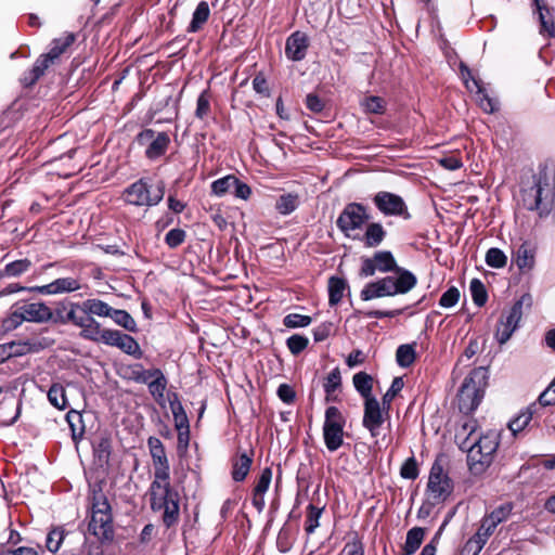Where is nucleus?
Instances as JSON below:
<instances>
[{
    "label": "nucleus",
    "instance_id": "nucleus-1",
    "mask_svg": "<svg viewBox=\"0 0 555 555\" xmlns=\"http://www.w3.org/2000/svg\"><path fill=\"white\" fill-rule=\"evenodd\" d=\"M521 204L526 209L537 211L540 218L551 214L555 206V185L545 170L532 177V185L521 189Z\"/></svg>",
    "mask_w": 555,
    "mask_h": 555
},
{
    "label": "nucleus",
    "instance_id": "nucleus-2",
    "mask_svg": "<svg viewBox=\"0 0 555 555\" xmlns=\"http://www.w3.org/2000/svg\"><path fill=\"white\" fill-rule=\"evenodd\" d=\"M499 447V435L495 431H488L474 442L465 438L460 443V449L467 452V464L474 474H481L493 461V455Z\"/></svg>",
    "mask_w": 555,
    "mask_h": 555
},
{
    "label": "nucleus",
    "instance_id": "nucleus-3",
    "mask_svg": "<svg viewBox=\"0 0 555 555\" xmlns=\"http://www.w3.org/2000/svg\"><path fill=\"white\" fill-rule=\"evenodd\" d=\"M88 530L102 544L112 543L115 537L112 508L101 489L94 490L92 493L91 518Z\"/></svg>",
    "mask_w": 555,
    "mask_h": 555
},
{
    "label": "nucleus",
    "instance_id": "nucleus-4",
    "mask_svg": "<svg viewBox=\"0 0 555 555\" xmlns=\"http://www.w3.org/2000/svg\"><path fill=\"white\" fill-rule=\"evenodd\" d=\"M416 276L411 271H402L399 276L387 275L374 282H370L360 293L362 300L389 297L397 294H406L415 287Z\"/></svg>",
    "mask_w": 555,
    "mask_h": 555
},
{
    "label": "nucleus",
    "instance_id": "nucleus-5",
    "mask_svg": "<svg viewBox=\"0 0 555 555\" xmlns=\"http://www.w3.org/2000/svg\"><path fill=\"white\" fill-rule=\"evenodd\" d=\"M488 385V371L479 366L474 369L464 379L457 393L459 409L465 414H472L480 404Z\"/></svg>",
    "mask_w": 555,
    "mask_h": 555
},
{
    "label": "nucleus",
    "instance_id": "nucleus-6",
    "mask_svg": "<svg viewBox=\"0 0 555 555\" xmlns=\"http://www.w3.org/2000/svg\"><path fill=\"white\" fill-rule=\"evenodd\" d=\"M165 195V182L158 180L155 183L150 178H141L130 184L124 191L126 203L133 206H156Z\"/></svg>",
    "mask_w": 555,
    "mask_h": 555
},
{
    "label": "nucleus",
    "instance_id": "nucleus-7",
    "mask_svg": "<svg viewBox=\"0 0 555 555\" xmlns=\"http://www.w3.org/2000/svg\"><path fill=\"white\" fill-rule=\"evenodd\" d=\"M345 424L346 420L338 408L331 405L326 409L323 438L328 451L334 452L343 446Z\"/></svg>",
    "mask_w": 555,
    "mask_h": 555
},
{
    "label": "nucleus",
    "instance_id": "nucleus-8",
    "mask_svg": "<svg viewBox=\"0 0 555 555\" xmlns=\"http://www.w3.org/2000/svg\"><path fill=\"white\" fill-rule=\"evenodd\" d=\"M453 481L444 472L441 459L437 457L431 465L427 491L435 503L444 502L453 492Z\"/></svg>",
    "mask_w": 555,
    "mask_h": 555
},
{
    "label": "nucleus",
    "instance_id": "nucleus-9",
    "mask_svg": "<svg viewBox=\"0 0 555 555\" xmlns=\"http://www.w3.org/2000/svg\"><path fill=\"white\" fill-rule=\"evenodd\" d=\"M376 271L383 273L393 272L396 276H399L402 274V271L409 270L397 264V261L390 250H379L370 258H362L359 275L362 278L373 276Z\"/></svg>",
    "mask_w": 555,
    "mask_h": 555
},
{
    "label": "nucleus",
    "instance_id": "nucleus-10",
    "mask_svg": "<svg viewBox=\"0 0 555 555\" xmlns=\"http://www.w3.org/2000/svg\"><path fill=\"white\" fill-rule=\"evenodd\" d=\"M532 306V297L526 293L512 306L505 320L501 319V324L496 328L495 338L500 345H504L518 327V323L522 317V308L530 309Z\"/></svg>",
    "mask_w": 555,
    "mask_h": 555
},
{
    "label": "nucleus",
    "instance_id": "nucleus-11",
    "mask_svg": "<svg viewBox=\"0 0 555 555\" xmlns=\"http://www.w3.org/2000/svg\"><path fill=\"white\" fill-rule=\"evenodd\" d=\"M369 219L370 216L366 214L364 205L349 203L337 218L336 225L345 235L349 236L350 231L361 229Z\"/></svg>",
    "mask_w": 555,
    "mask_h": 555
},
{
    "label": "nucleus",
    "instance_id": "nucleus-12",
    "mask_svg": "<svg viewBox=\"0 0 555 555\" xmlns=\"http://www.w3.org/2000/svg\"><path fill=\"white\" fill-rule=\"evenodd\" d=\"M151 507L153 511H164L162 519L166 528H171L179 521V493L170 485L166 486V494L162 495L160 500L153 501Z\"/></svg>",
    "mask_w": 555,
    "mask_h": 555
},
{
    "label": "nucleus",
    "instance_id": "nucleus-13",
    "mask_svg": "<svg viewBox=\"0 0 555 555\" xmlns=\"http://www.w3.org/2000/svg\"><path fill=\"white\" fill-rule=\"evenodd\" d=\"M140 145H147L145 156L151 159H157L163 156L169 144L170 138L166 132H155L153 129H144L137 135Z\"/></svg>",
    "mask_w": 555,
    "mask_h": 555
},
{
    "label": "nucleus",
    "instance_id": "nucleus-14",
    "mask_svg": "<svg viewBox=\"0 0 555 555\" xmlns=\"http://www.w3.org/2000/svg\"><path fill=\"white\" fill-rule=\"evenodd\" d=\"M373 203L385 216H403L405 219L410 217L403 198L395 193L380 191L373 197Z\"/></svg>",
    "mask_w": 555,
    "mask_h": 555
},
{
    "label": "nucleus",
    "instance_id": "nucleus-15",
    "mask_svg": "<svg viewBox=\"0 0 555 555\" xmlns=\"http://www.w3.org/2000/svg\"><path fill=\"white\" fill-rule=\"evenodd\" d=\"M384 412L386 413V410L383 409V405H380L376 398H370L364 401L362 424L363 427L370 431L372 437L379 435V428L385 421Z\"/></svg>",
    "mask_w": 555,
    "mask_h": 555
},
{
    "label": "nucleus",
    "instance_id": "nucleus-16",
    "mask_svg": "<svg viewBox=\"0 0 555 555\" xmlns=\"http://www.w3.org/2000/svg\"><path fill=\"white\" fill-rule=\"evenodd\" d=\"M302 192V185L296 181L280 186V214L289 215L295 211L301 203Z\"/></svg>",
    "mask_w": 555,
    "mask_h": 555
},
{
    "label": "nucleus",
    "instance_id": "nucleus-17",
    "mask_svg": "<svg viewBox=\"0 0 555 555\" xmlns=\"http://www.w3.org/2000/svg\"><path fill=\"white\" fill-rule=\"evenodd\" d=\"M147 446L154 464V476L159 479H169L170 466L163 442L156 437H150Z\"/></svg>",
    "mask_w": 555,
    "mask_h": 555
},
{
    "label": "nucleus",
    "instance_id": "nucleus-18",
    "mask_svg": "<svg viewBox=\"0 0 555 555\" xmlns=\"http://www.w3.org/2000/svg\"><path fill=\"white\" fill-rule=\"evenodd\" d=\"M81 288L80 282L74 278H61L53 282L42 285L34 286L29 289L44 295H56L63 293H72Z\"/></svg>",
    "mask_w": 555,
    "mask_h": 555
},
{
    "label": "nucleus",
    "instance_id": "nucleus-19",
    "mask_svg": "<svg viewBox=\"0 0 555 555\" xmlns=\"http://www.w3.org/2000/svg\"><path fill=\"white\" fill-rule=\"evenodd\" d=\"M308 47V36L305 33L295 31L286 40L285 54L292 61H301L307 54Z\"/></svg>",
    "mask_w": 555,
    "mask_h": 555
},
{
    "label": "nucleus",
    "instance_id": "nucleus-20",
    "mask_svg": "<svg viewBox=\"0 0 555 555\" xmlns=\"http://www.w3.org/2000/svg\"><path fill=\"white\" fill-rule=\"evenodd\" d=\"M22 318L27 322L47 323L53 319V311L44 302H31L21 307Z\"/></svg>",
    "mask_w": 555,
    "mask_h": 555
},
{
    "label": "nucleus",
    "instance_id": "nucleus-21",
    "mask_svg": "<svg viewBox=\"0 0 555 555\" xmlns=\"http://www.w3.org/2000/svg\"><path fill=\"white\" fill-rule=\"evenodd\" d=\"M254 452L253 450H244L238 449L237 453L232 460V478L235 481H243L253 463Z\"/></svg>",
    "mask_w": 555,
    "mask_h": 555
},
{
    "label": "nucleus",
    "instance_id": "nucleus-22",
    "mask_svg": "<svg viewBox=\"0 0 555 555\" xmlns=\"http://www.w3.org/2000/svg\"><path fill=\"white\" fill-rule=\"evenodd\" d=\"M36 350L29 341H10L0 345V364L11 358L22 357L30 351Z\"/></svg>",
    "mask_w": 555,
    "mask_h": 555
},
{
    "label": "nucleus",
    "instance_id": "nucleus-23",
    "mask_svg": "<svg viewBox=\"0 0 555 555\" xmlns=\"http://www.w3.org/2000/svg\"><path fill=\"white\" fill-rule=\"evenodd\" d=\"M54 63L55 61L50 59V56L47 53L41 54L36 60L33 68L28 73H25L22 79L24 86L30 87L35 85L39 80V78L44 75L46 70Z\"/></svg>",
    "mask_w": 555,
    "mask_h": 555
},
{
    "label": "nucleus",
    "instance_id": "nucleus-24",
    "mask_svg": "<svg viewBox=\"0 0 555 555\" xmlns=\"http://www.w3.org/2000/svg\"><path fill=\"white\" fill-rule=\"evenodd\" d=\"M540 408L537 402L529 404L525 410H522L515 418L508 422V428L516 436L518 433L522 431L533 420L534 414L538 413Z\"/></svg>",
    "mask_w": 555,
    "mask_h": 555
},
{
    "label": "nucleus",
    "instance_id": "nucleus-25",
    "mask_svg": "<svg viewBox=\"0 0 555 555\" xmlns=\"http://www.w3.org/2000/svg\"><path fill=\"white\" fill-rule=\"evenodd\" d=\"M93 451L96 462L101 466L108 465L113 451V441L111 435L106 433L101 434L94 443Z\"/></svg>",
    "mask_w": 555,
    "mask_h": 555
},
{
    "label": "nucleus",
    "instance_id": "nucleus-26",
    "mask_svg": "<svg viewBox=\"0 0 555 555\" xmlns=\"http://www.w3.org/2000/svg\"><path fill=\"white\" fill-rule=\"evenodd\" d=\"M535 247L528 241L521 243L515 251V262L519 270L532 269L534 266Z\"/></svg>",
    "mask_w": 555,
    "mask_h": 555
},
{
    "label": "nucleus",
    "instance_id": "nucleus-27",
    "mask_svg": "<svg viewBox=\"0 0 555 555\" xmlns=\"http://www.w3.org/2000/svg\"><path fill=\"white\" fill-rule=\"evenodd\" d=\"M78 327L81 330L79 333L80 337L93 343H98V337L104 330L94 317L88 313H82V319Z\"/></svg>",
    "mask_w": 555,
    "mask_h": 555
},
{
    "label": "nucleus",
    "instance_id": "nucleus-28",
    "mask_svg": "<svg viewBox=\"0 0 555 555\" xmlns=\"http://www.w3.org/2000/svg\"><path fill=\"white\" fill-rule=\"evenodd\" d=\"M426 530L422 527H413L406 533L405 543L402 546L401 555H413L423 543Z\"/></svg>",
    "mask_w": 555,
    "mask_h": 555
},
{
    "label": "nucleus",
    "instance_id": "nucleus-29",
    "mask_svg": "<svg viewBox=\"0 0 555 555\" xmlns=\"http://www.w3.org/2000/svg\"><path fill=\"white\" fill-rule=\"evenodd\" d=\"M210 15L209 4L206 1H201L192 16V21L188 27V33H197L206 24Z\"/></svg>",
    "mask_w": 555,
    "mask_h": 555
},
{
    "label": "nucleus",
    "instance_id": "nucleus-30",
    "mask_svg": "<svg viewBox=\"0 0 555 555\" xmlns=\"http://www.w3.org/2000/svg\"><path fill=\"white\" fill-rule=\"evenodd\" d=\"M386 231L378 222L369 223L363 234V242L366 247H377L384 241Z\"/></svg>",
    "mask_w": 555,
    "mask_h": 555
},
{
    "label": "nucleus",
    "instance_id": "nucleus-31",
    "mask_svg": "<svg viewBox=\"0 0 555 555\" xmlns=\"http://www.w3.org/2000/svg\"><path fill=\"white\" fill-rule=\"evenodd\" d=\"M348 287L347 281L343 278L331 276L328 279V304L330 306L338 305L344 296L345 289Z\"/></svg>",
    "mask_w": 555,
    "mask_h": 555
},
{
    "label": "nucleus",
    "instance_id": "nucleus-32",
    "mask_svg": "<svg viewBox=\"0 0 555 555\" xmlns=\"http://www.w3.org/2000/svg\"><path fill=\"white\" fill-rule=\"evenodd\" d=\"M112 307L101 299H86L81 301V312L96 317H109Z\"/></svg>",
    "mask_w": 555,
    "mask_h": 555
},
{
    "label": "nucleus",
    "instance_id": "nucleus-33",
    "mask_svg": "<svg viewBox=\"0 0 555 555\" xmlns=\"http://www.w3.org/2000/svg\"><path fill=\"white\" fill-rule=\"evenodd\" d=\"M75 41L76 35L74 33H67L61 38H55L52 40V47L47 54L50 59L56 61Z\"/></svg>",
    "mask_w": 555,
    "mask_h": 555
},
{
    "label": "nucleus",
    "instance_id": "nucleus-34",
    "mask_svg": "<svg viewBox=\"0 0 555 555\" xmlns=\"http://www.w3.org/2000/svg\"><path fill=\"white\" fill-rule=\"evenodd\" d=\"M169 405L173 415L176 429H183L184 427H189L190 424L188 415L177 393H172V397H169Z\"/></svg>",
    "mask_w": 555,
    "mask_h": 555
},
{
    "label": "nucleus",
    "instance_id": "nucleus-35",
    "mask_svg": "<svg viewBox=\"0 0 555 555\" xmlns=\"http://www.w3.org/2000/svg\"><path fill=\"white\" fill-rule=\"evenodd\" d=\"M150 393L159 401L164 398L167 379L159 369H154V376L147 383Z\"/></svg>",
    "mask_w": 555,
    "mask_h": 555
},
{
    "label": "nucleus",
    "instance_id": "nucleus-36",
    "mask_svg": "<svg viewBox=\"0 0 555 555\" xmlns=\"http://www.w3.org/2000/svg\"><path fill=\"white\" fill-rule=\"evenodd\" d=\"M353 386L357 391L364 398V401L374 398L372 396L373 378L365 372H359L353 375Z\"/></svg>",
    "mask_w": 555,
    "mask_h": 555
},
{
    "label": "nucleus",
    "instance_id": "nucleus-37",
    "mask_svg": "<svg viewBox=\"0 0 555 555\" xmlns=\"http://www.w3.org/2000/svg\"><path fill=\"white\" fill-rule=\"evenodd\" d=\"M66 420L72 430L73 440L78 441L85 434L82 414L78 411H69L66 415Z\"/></svg>",
    "mask_w": 555,
    "mask_h": 555
},
{
    "label": "nucleus",
    "instance_id": "nucleus-38",
    "mask_svg": "<svg viewBox=\"0 0 555 555\" xmlns=\"http://www.w3.org/2000/svg\"><path fill=\"white\" fill-rule=\"evenodd\" d=\"M361 107L366 114L382 115L386 111V102L380 96L370 95L361 101Z\"/></svg>",
    "mask_w": 555,
    "mask_h": 555
},
{
    "label": "nucleus",
    "instance_id": "nucleus-39",
    "mask_svg": "<svg viewBox=\"0 0 555 555\" xmlns=\"http://www.w3.org/2000/svg\"><path fill=\"white\" fill-rule=\"evenodd\" d=\"M513 507V503L506 502L494 508L483 518H486L489 522H493L492 525L496 528L501 522L505 521L511 516Z\"/></svg>",
    "mask_w": 555,
    "mask_h": 555
},
{
    "label": "nucleus",
    "instance_id": "nucleus-40",
    "mask_svg": "<svg viewBox=\"0 0 555 555\" xmlns=\"http://www.w3.org/2000/svg\"><path fill=\"white\" fill-rule=\"evenodd\" d=\"M117 348H119L129 356H133L137 359H140L142 357V350L140 348L139 343L128 334H121Z\"/></svg>",
    "mask_w": 555,
    "mask_h": 555
},
{
    "label": "nucleus",
    "instance_id": "nucleus-41",
    "mask_svg": "<svg viewBox=\"0 0 555 555\" xmlns=\"http://www.w3.org/2000/svg\"><path fill=\"white\" fill-rule=\"evenodd\" d=\"M415 356L414 345L410 344L400 345L396 351L397 363L404 369L414 363Z\"/></svg>",
    "mask_w": 555,
    "mask_h": 555
},
{
    "label": "nucleus",
    "instance_id": "nucleus-42",
    "mask_svg": "<svg viewBox=\"0 0 555 555\" xmlns=\"http://www.w3.org/2000/svg\"><path fill=\"white\" fill-rule=\"evenodd\" d=\"M111 312L109 318H112L116 324L122 326L129 332H137V323L126 310L112 308Z\"/></svg>",
    "mask_w": 555,
    "mask_h": 555
},
{
    "label": "nucleus",
    "instance_id": "nucleus-43",
    "mask_svg": "<svg viewBox=\"0 0 555 555\" xmlns=\"http://www.w3.org/2000/svg\"><path fill=\"white\" fill-rule=\"evenodd\" d=\"M469 291L474 304L477 307H482L488 300V293L485 284L479 279H473L470 281Z\"/></svg>",
    "mask_w": 555,
    "mask_h": 555
},
{
    "label": "nucleus",
    "instance_id": "nucleus-44",
    "mask_svg": "<svg viewBox=\"0 0 555 555\" xmlns=\"http://www.w3.org/2000/svg\"><path fill=\"white\" fill-rule=\"evenodd\" d=\"M403 386H404V383H403L402 377H395L392 379V383H391L389 389L383 396L382 405H383V409L386 410V415H388V411L391 406L392 400L402 390Z\"/></svg>",
    "mask_w": 555,
    "mask_h": 555
},
{
    "label": "nucleus",
    "instance_id": "nucleus-45",
    "mask_svg": "<svg viewBox=\"0 0 555 555\" xmlns=\"http://www.w3.org/2000/svg\"><path fill=\"white\" fill-rule=\"evenodd\" d=\"M539 13L540 34L546 35L548 38H555V18L548 8V13L542 10Z\"/></svg>",
    "mask_w": 555,
    "mask_h": 555
},
{
    "label": "nucleus",
    "instance_id": "nucleus-46",
    "mask_svg": "<svg viewBox=\"0 0 555 555\" xmlns=\"http://www.w3.org/2000/svg\"><path fill=\"white\" fill-rule=\"evenodd\" d=\"M473 82H474V85L477 88V95H478V101H479L480 107L486 113H493L496 109L495 102L493 101V99H491L489 96V94L487 93V91L482 87V82L480 80H477V79H473Z\"/></svg>",
    "mask_w": 555,
    "mask_h": 555
},
{
    "label": "nucleus",
    "instance_id": "nucleus-47",
    "mask_svg": "<svg viewBox=\"0 0 555 555\" xmlns=\"http://www.w3.org/2000/svg\"><path fill=\"white\" fill-rule=\"evenodd\" d=\"M323 507L314 506L313 504H309L307 507L305 530L308 534L314 532V530L319 527V519L322 515Z\"/></svg>",
    "mask_w": 555,
    "mask_h": 555
},
{
    "label": "nucleus",
    "instance_id": "nucleus-48",
    "mask_svg": "<svg viewBox=\"0 0 555 555\" xmlns=\"http://www.w3.org/2000/svg\"><path fill=\"white\" fill-rule=\"evenodd\" d=\"M341 385V375H340V371L338 367H335L334 370H332L330 372V374L327 375L326 379H325V383L323 385L324 387V391L326 393V401H331L333 400L332 399V393L338 389Z\"/></svg>",
    "mask_w": 555,
    "mask_h": 555
},
{
    "label": "nucleus",
    "instance_id": "nucleus-49",
    "mask_svg": "<svg viewBox=\"0 0 555 555\" xmlns=\"http://www.w3.org/2000/svg\"><path fill=\"white\" fill-rule=\"evenodd\" d=\"M236 183V177L233 175L225 176L211 183V192L217 196H223L231 192L233 184Z\"/></svg>",
    "mask_w": 555,
    "mask_h": 555
},
{
    "label": "nucleus",
    "instance_id": "nucleus-50",
    "mask_svg": "<svg viewBox=\"0 0 555 555\" xmlns=\"http://www.w3.org/2000/svg\"><path fill=\"white\" fill-rule=\"evenodd\" d=\"M506 262H507V257L500 248L492 247V248L488 249V251L486 254V263L489 267L495 268V269H501L506 266Z\"/></svg>",
    "mask_w": 555,
    "mask_h": 555
},
{
    "label": "nucleus",
    "instance_id": "nucleus-51",
    "mask_svg": "<svg viewBox=\"0 0 555 555\" xmlns=\"http://www.w3.org/2000/svg\"><path fill=\"white\" fill-rule=\"evenodd\" d=\"M82 319L81 302H74L68 300V309L61 324L72 323L79 326Z\"/></svg>",
    "mask_w": 555,
    "mask_h": 555
},
{
    "label": "nucleus",
    "instance_id": "nucleus-52",
    "mask_svg": "<svg viewBox=\"0 0 555 555\" xmlns=\"http://www.w3.org/2000/svg\"><path fill=\"white\" fill-rule=\"evenodd\" d=\"M48 399L53 406L60 410L66 406L65 391L61 385L54 384L51 386L48 391Z\"/></svg>",
    "mask_w": 555,
    "mask_h": 555
},
{
    "label": "nucleus",
    "instance_id": "nucleus-53",
    "mask_svg": "<svg viewBox=\"0 0 555 555\" xmlns=\"http://www.w3.org/2000/svg\"><path fill=\"white\" fill-rule=\"evenodd\" d=\"M64 537L65 530L62 527L53 528L47 535V548L53 553L59 551L64 540Z\"/></svg>",
    "mask_w": 555,
    "mask_h": 555
},
{
    "label": "nucleus",
    "instance_id": "nucleus-54",
    "mask_svg": "<svg viewBox=\"0 0 555 555\" xmlns=\"http://www.w3.org/2000/svg\"><path fill=\"white\" fill-rule=\"evenodd\" d=\"M312 322L311 317L304 315L299 313H289L284 317L283 324L287 328H298V327H306L310 325Z\"/></svg>",
    "mask_w": 555,
    "mask_h": 555
},
{
    "label": "nucleus",
    "instance_id": "nucleus-55",
    "mask_svg": "<svg viewBox=\"0 0 555 555\" xmlns=\"http://www.w3.org/2000/svg\"><path fill=\"white\" fill-rule=\"evenodd\" d=\"M309 344V339L306 336L294 334L286 339V346L292 354L298 356L302 352Z\"/></svg>",
    "mask_w": 555,
    "mask_h": 555
},
{
    "label": "nucleus",
    "instance_id": "nucleus-56",
    "mask_svg": "<svg viewBox=\"0 0 555 555\" xmlns=\"http://www.w3.org/2000/svg\"><path fill=\"white\" fill-rule=\"evenodd\" d=\"M31 267L29 259H20L8 263L4 268V274L8 276H18L28 271Z\"/></svg>",
    "mask_w": 555,
    "mask_h": 555
},
{
    "label": "nucleus",
    "instance_id": "nucleus-57",
    "mask_svg": "<svg viewBox=\"0 0 555 555\" xmlns=\"http://www.w3.org/2000/svg\"><path fill=\"white\" fill-rule=\"evenodd\" d=\"M420 470L417 462L414 456H411L404 461L400 468V475L404 479L414 480L418 477Z\"/></svg>",
    "mask_w": 555,
    "mask_h": 555
},
{
    "label": "nucleus",
    "instance_id": "nucleus-58",
    "mask_svg": "<svg viewBox=\"0 0 555 555\" xmlns=\"http://www.w3.org/2000/svg\"><path fill=\"white\" fill-rule=\"evenodd\" d=\"M153 376L154 369L145 370L140 363L131 366V378L137 383L147 384Z\"/></svg>",
    "mask_w": 555,
    "mask_h": 555
},
{
    "label": "nucleus",
    "instance_id": "nucleus-59",
    "mask_svg": "<svg viewBox=\"0 0 555 555\" xmlns=\"http://www.w3.org/2000/svg\"><path fill=\"white\" fill-rule=\"evenodd\" d=\"M170 485L169 479H159L155 477L151 483V504L162 499V495L166 494V486Z\"/></svg>",
    "mask_w": 555,
    "mask_h": 555
},
{
    "label": "nucleus",
    "instance_id": "nucleus-60",
    "mask_svg": "<svg viewBox=\"0 0 555 555\" xmlns=\"http://www.w3.org/2000/svg\"><path fill=\"white\" fill-rule=\"evenodd\" d=\"M460 291L455 286L448 288L439 299V305L443 308H451L455 306L460 299Z\"/></svg>",
    "mask_w": 555,
    "mask_h": 555
},
{
    "label": "nucleus",
    "instance_id": "nucleus-61",
    "mask_svg": "<svg viewBox=\"0 0 555 555\" xmlns=\"http://www.w3.org/2000/svg\"><path fill=\"white\" fill-rule=\"evenodd\" d=\"M186 237V233L182 229H171L165 236V242L170 248L180 246Z\"/></svg>",
    "mask_w": 555,
    "mask_h": 555
},
{
    "label": "nucleus",
    "instance_id": "nucleus-62",
    "mask_svg": "<svg viewBox=\"0 0 555 555\" xmlns=\"http://www.w3.org/2000/svg\"><path fill=\"white\" fill-rule=\"evenodd\" d=\"M483 546L482 541L473 535L465 542L457 555H478Z\"/></svg>",
    "mask_w": 555,
    "mask_h": 555
},
{
    "label": "nucleus",
    "instance_id": "nucleus-63",
    "mask_svg": "<svg viewBox=\"0 0 555 555\" xmlns=\"http://www.w3.org/2000/svg\"><path fill=\"white\" fill-rule=\"evenodd\" d=\"M537 403L539 408L555 405V379L540 393Z\"/></svg>",
    "mask_w": 555,
    "mask_h": 555
},
{
    "label": "nucleus",
    "instance_id": "nucleus-64",
    "mask_svg": "<svg viewBox=\"0 0 555 555\" xmlns=\"http://www.w3.org/2000/svg\"><path fill=\"white\" fill-rule=\"evenodd\" d=\"M121 334L122 332L117 330L104 328L100 336L98 337V343H103L107 346L117 347Z\"/></svg>",
    "mask_w": 555,
    "mask_h": 555
}]
</instances>
